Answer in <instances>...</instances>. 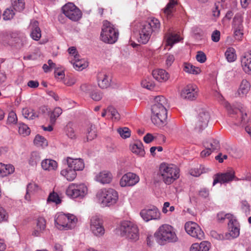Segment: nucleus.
<instances>
[{
  "mask_svg": "<svg viewBox=\"0 0 251 251\" xmlns=\"http://www.w3.org/2000/svg\"><path fill=\"white\" fill-rule=\"evenodd\" d=\"M168 101L163 96H158L154 99V104L151 107V120L158 126H162L167 122Z\"/></svg>",
  "mask_w": 251,
  "mask_h": 251,
  "instance_id": "nucleus-1",
  "label": "nucleus"
},
{
  "mask_svg": "<svg viewBox=\"0 0 251 251\" xmlns=\"http://www.w3.org/2000/svg\"><path fill=\"white\" fill-rule=\"evenodd\" d=\"M160 27L159 21L154 18L149 19L147 22L143 23L139 30V42L142 44H146L149 41L153 32L159 31Z\"/></svg>",
  "mask_w": 251,
  "mask_h": 251,
  "instance_id": "nucleus-2",
  "label": "nucleus"
},
{
  "mask_svg": "<svg viewBox=\"0 0 251 251\" xmlns=\"http://www.w3.org/2000/svg\"><path fill=\"white\" fill-rule=\"evenodd\" d=\"M159 174L163 182L166 185L172 184L179 177V169L175 165L162 163Z\"/></svg>",
  "mask_w": 251,
  "mask_h": 251,
  "instance_id": "nucleus-3",
  "label": "nucleus"
},
{
  "mask_svg": "<svg viewBox=\"0 0 251 251\" xmlns=\"http://www.w3.org/2000/svg\"><path fill=\"white\" fill-rule=\"evenodd\" d=\"M154 237L161 243H175L178 241L175 228L168 224L160 226L155 232Z\"/></svg>",
  "mask_w": 251,
  "mask_h": 251,
  "instance_id": "nucleus-4",
  "label": "nucleus"
},
{
  "mask_svg": "<svg viewBox=\"0 0 251 251\" xmlns=\"http://www.w3.org/2000/svg\"><path fill=\"white\" fill-rule=\"evenodd\" d=\"M225 106L228 114L234 119L235 125L246 124L249 122L250 116L244 109L233 107L227 102H225Z\"/></svg>",
  "mask_w": 251,
  "mask_h": 251,
  "instance_id": "nucleus-5",
  "label": "nucleus"
},
{
  "mask_svg": "<svg viewBox=\"0 0 251 251\" xmlns=\"http://www.w3.org/2000/svg\"><path fill=\"white\" fill-rule=\"evenodd\" d=\"M77 222L76 216L73 214H58L55 220L56 226L60 230H68L74 228Z\"/></svg>",
  "mask_w": 251,
  "mask_h": 251,
  "instance_id": "nucleus-6",
  "label": "nucleus"
},
{
  "mask_svg": "<svg viewBox=\"0 0 251 251\" xmlns=\"http://www.w3.org/2000/svg\"><path fill=\"white\" fill-rule=\"evenodd\" d=\"M118 35L113 25L107 21L103 22L100 33V39L103 42L113 44L117 40Z\"/></svg>",
  "mask_w": 251,
  "mask_h": 251,
  "instance_id": "nucleus-7",
  "label": "nucleus"
},
{
  "mask_svg": "<svg viewBox=\"0 0 251 251\" xmlns=\"http://www.w3.org/2000/svg\"><path fill=\"white\" fill-rule=\"evenodd\" d=\"M97 198L103 206H109L116 203L118 199L117 192L113 189H102L97 194Z\"/></svg>",
  "mask_w": 251,
  "mask_h": 251,
  "instance_id": "nucleus-8",
  "label": "nucleus"
},
{
  "mask_svg": "<svg viewBox=\"0 0 251 251\" xmlns=\"http://www.w3.org/2000/svg\"><path fill=\"white\" fill-rule=\"evenodd\" d=\"M121 234L123 236L132 240L136 241L139 237L138 229L136 225L130 221H124L122 223Z\"/></svg>",
  "mask_w": 251,
  "mask_h": 251,
  "instance_id": "nucleus-9",
  "label": "nucleus"
},
{
  "mask_svg": "<svg viewBox=\"0 0 251 251\" xmlns=\"http://www.w3.org/2000/svg\"><path fill=\"white\" fill-rule=\"evenodd\" d=\"M87 187L85 184L72 183L66 189V194L68 196L73 199L82 198L87 194Z\"/></svg>",
  "mask_w": 251,
  "mask_h": 251,
  "instance_id": "nucleus-10",
  "label": "nucleus"
},
{
  "mask_svg": "<svg viewBox=\"0 0 251 251\" xmlns=\"http://www.w3.org/2000/svg\"><path fill=\"white\" fill-rule=\"evenodd\" d=\"M62 10L63 14L73 21H78L82 16L81 11L73 3H68L64 5Z\"/></svg>",
  "mask_w": 251,
  "mask_h": 251,
  "instance_id": "nucleus-11",
  "label": "nucleus"
},
{
  "mask_svg": "<svg viewBox=\"0 0 251 251\" xmlns=\"http://www.w3.org/2000/svg\"><path fill=\"white\" fill-rule=\"evenodd\" d=\"M233 180H238L239 179L235 176V171L232 169H230L225 173L215 175L213 185H215L217 183H229Z\"/></svg>",
  "mask_w": 251,
  "mask_h": 251,
  "instance_id": "nucleus-12",
  "label": "nucleus"
},
{
  "mask_svg": "<svg viewBox=\"0 0 251 251\" xmlns=\"http://www.w3.org/2000/svg\"><path fill=\"white\" fill-rule=\"evenodd\" d=\"M184 227L186 232L192 237L199 240H202L204 238V232L196 223L186 222Z\"/></svg>",
  "mask_w": 251,
  "mask_h": 251,
  "instance_id": "nucleus-13",
  "label": "nucleus"
},
{
  "mask_svg": "<svg viewBox=\"0 0 251 251\" xmlns=\"http://www.w3.org/2000/svg\"><path fill=\"white\" fill-rule=\"evenodd\" d=\"M210 118L209 112L205 108L199 109V113L195 121V127L201 130L207 127Z\"/></svg>",
  "mask_w": 251,
  "mask_h": 251,
  "instance_id": "nucleus-14",
  "label": "nucleus"
},
{
  "mask_svg": "<svg viewBox=\"0 0 251 251\" xmlns=\"http://www.w3.org/2000/svg\"><path fill=\"white\" fill-rule=\"evenodd\" d=\"M90 229L92 233L97 236H101L105 233L102 219L98 216H93L90 220Z\"/></svg>",
  "mask_w": 251,
  "mask_h": 251,
  "instance_id": "nucleus-15",
  "label": "nucleus"
},
{
  "mask_svg": "<svg viewBox=\"0 0 251 251\" xmlns=\"http://www.w3.org/2000/svg\"><path fill=\"white\" fill-rule=\"evenodd\" d=\"M199 89L194 84H190L186 86L181 91L180 96L183 99L193 100L198 96Z\"/></svg>",
  "mask_w": 251,
  "mask_h": 251,
  "instance_id": "nucleus-16",
  "label": "nucleus"
},
{
  "mask_svg": "<svg viewBox=\"0 0 251 251\" xmlns=\"http://www.w3.org/2000/svg\"><path fill=\"white\" fill-rule=\"evenodd\" d=\"M140 214L145 221L148 222L159 219L160 213L156 207L153 206L151 208L142 209Z\"/></svg>",
  "mask_w": 251,
  "mask_h": 251,
  "instance_id": "nucleus-17",
  "label": "nucleus"
},
{
  "mask_svg": "<svg viewBox=\"0 0 251 251\" xmlns=\"http://www.w3.org/2000/svg\"><path fill=\"white\" fill-rule=\"evenodd\" d=\"M139 181V177L135 174L128 173L122 176L120 184L122 187L132 186L135 185Z\"/></svg>",
  "mask_w": 251,
  "mask_h": 251,
  "instance_id": "nucleus-18",
  "label": "nucleus"
},
{
  "mask_svg": "<svg viewBox=\"0 0 251 251\" xmlns=\"http://www.w3.org/2000/svg\"><path fill=\"white\" fill-rule=\"evenodd\" d=\"M46 221L43 217H39L34 221L32 235L35 237L40 236L45 230Z\"/></svg>",
  "mask_w": 251,
  "mask_h": 251,
  "instance_id": "nucleus-19",
  "label": "nucleus"
},
{
  "mask_svg": "<svg viewBox=\"0 0 251 251\" xmlns=\"http://www.w3.org/2000/svg\"><path fill=\"white\" fill-rule=\"evenodd\" d=\"M233 219L228 223V233L226 234V237L228 239L236 238L239 235V223L236 217Z\"/></svg>",
  "mask_w": 251,
  "mask_h": 251,
  "instance_id": "nucleus-20",
  "label": "nucleus"
},
{
  "mask_svg": "<svg viewBox=\"0 0 251 251\" xmlns=\"http://www.w3.org/2000/svg\"><path fill=\"white\" fill-rule=\"evenodd\" d=\"M68 167L72 168L75 172L81 171L84 168L83 160L81 158H73L67 157L66 159Z\"/></svg>",
  "mask_w": 251,
  "mask_h": 251,
  "instance_id": "nucleus-21",
  "label": "nucleus"
},
{
  "mask_svg": "<svg viewBox=\"0 0 251 251\" xmlns=\"http://www.w3.org/2000/svg\"><path fill=\"white\" fill-rule=\"evenodd\" d=\"M241 64L243 71L251 75V51L245 52L241 57Z\"/></svg>",
  "mask_w": 251,
  "mask_h": 251,
  "instance_id": "nucleus-22",
  "label": "nucleus"
},
{
  "mask_svg": "<svg viewBox=\"0 0 251 251\" xmlns=\"http://www.w3.org/2000/svg\"><path fill=\"white\" fill-rule=\"evenodd\" d=\"M97 79L99 86L101 89H105L110 85L111 79L110 76L104 72L98 73Z\"/></svg>",
  "mask_w": 251,
  "mask_h": 251,
  "instance_id": "nucleus-23",
  "label": "nucleus"
},
{
  "mask_svg": "<svg viewBox=\"0 0 251 251\" xmlns=\"http://www.w3.org/2000/svg\"><path fill=\"white\" fill-rule=\"evenodd\" d=\"M251 88V84L247 79H243L235 93L236 97L243 98L247 96Z\"/></svg>",
  "mask_w": 251,
  "mask_h": 251,
  "instance_id": "nucleus-24",
  "label": "nucleus"
},
{
  "mask_svg": "<svg viewBox=\"0 0 251 251\" xmlns=\"http://www.w3.org/2000/svg\"><path fill=\"white\" fill-rule=\"evenodd\" d=\"M29 28L31 30L30 36L36 41H38L41 37V30L39 27V23L36 20L31 21Z\"/></svg>",
  "mask_w": 251,
  "mask_h": 251,
  "instance_id": "nucleus-25",
  "label": "nucleus"
},
{
  "mask_svg": "<svg viewBox=\"0 0 251 251\" xmlns=\"http://www.w3.org/2000/svg\"><path fill=\"white\" fill-rule=\"evenodd\" d=\"M112 179L111 173L108 171H103L98 174L95 177L96 181L102 183H110Z\"/></svg>",
  "mask_w": 251,
  "mask_h": 251,
  "instance_id": "nucleus-26",
  "label": "nucleus"
},
{
  "mask_svg": "<svg viewBox=\"0 0 251 251\" xmlns=\"http://www.w3.org/2000/svg\"><path fill=\"white\" fill-rule=\"evenodd\" d=\"M153 77L159 82L166 81L170 77V75L165 70L156 69L152 72Z\"/></svg>",
  "mask_w": 251,
  "mask_h": 251,
  "instance_id": "nucleus-27",
  "label": "nucleus"
},
{
  "mask_svg": "<svg viewBox=\"0 0 251 251\" xmlns=\"http://www.w3.org/2000/svg\"><path fill=\"white\" fill-rule=\"evenodd\" d=\"M177 4V0H170L169 3L163 9L164 14L167 18H170L173 16V13L176 11Z\"/></svg>",
  "mask_w": 251,
  "mask_h": 251,
  "instance_id": "nucleus-28",
  "label": "nucleus"
},
{
  "mask_svg": "<svg viewBox=\"0 0 251 251\" xmlns=\"http://www.w3.org/2000/svg\"><path fill=\"white\" fill-rule=\"evenodd\" d=\"M165 38L166 40V45L171 47L173 46L174 44L179 42L181 39L179 35L178 34L172 33L170 29L165 34Z\"/></svg>",
  "mask_w": 251,
  "mask_h": 251,
  "instance_id": "nucleus-29",
  "label": "nucleus"
},
{
  "mask_svg": "<svg viewBox=\"0 0 251 251\" xmlns=\"http://www.w3.org/2000/svg\"><path fill=\"white\" fill-rule=\"evenodd\" d=\"M42 168L49 171L55 170L57 168V163L54 160L46 159L41 162Z\"/></svg>",
  "mask_w": 251,
  "mask_h": 251,
  "instance_id": "nucleus-30",
  "label": "nucleus"
},
{
  "mask_svg": "<svg viewBox=\"0 0 251 251\" xmlns=\"http://www.w3.org/2000/svg\"><path fill=\"white\" fill-rule=\"evenodd\" d=\"M210 247V243L207 241H203L200 244H193L190 248V251H208Z\"/></svg>",
  "mask_w": 251,
  "mask_h": 251,
  "instance_id": "nucleus-31",
  "label": "nucleus"
},
{
  "mask_svg": "<svg viewBox=\"0 0 251 251\" xmlns=\"http://www.w3.org/2000/svg\"><path fill=\"white\" fill-rule=\"evenodd\" d=\"M74 58L75 60L72 62V63L76 70L80 71L88 66V63L85 60L79 59V55L78 54H76Z\"/></svg>",
  "mask_w": 251,
  "mask_h": 251,
  "instance_id": "nucleus-32",
  "label": "nucleus"
},
{
  "mask_svg": "<svg viewBox=\"0 0 251 251\" xmlns=\"http://www.w3.org/2000/svg\"><path fill=\"white\" fill-rule=\"evenodd\" d=\"M14 167L11 164L0 163V177H4L13 173Z\"/></svg>",
  "mask_w": 251,
  "mask_h": 251,
  "instance_id": "nucleus-33",
  "label": "nucleus"
},
{
  "mask_svg": "<svg viewBox=\"0 0 251 251\" xmlns=\"http://www.w3.org/2000/svg\"><path fill=\"white\" fill-rule=\"evenodd\" d=\"M131 151L133 153L140 156H143L145 153L143 144L140 141L135 142L131 146Z\"/></svg>",
  "mask_w": 251,
  "mask_h": 251,
  "instance_id": "nucleus-34",
  "label": "nucleus"
},
{
  "mask_svg": "<svg viewBox=\"0 0 251 251\" xmlns=\"http://www.w3.org/2000/svg\"><path fill=\"white\" fill-rule=\"evenodd\" d=\"M61 175L69 181L74 180L76 176V172L71 168H68L62 170L60 172Z\"/></svg>",
  "mask_w": 251,
  "mask_h": 251,
  "instance_id": "nucleus-35",
  "label": "nucleus"
},
{
  "mask_svg": "<svg viewBox=\"0 0 251 251\" xmlns=\"http://www.w3.org/2000/svg\"><path fill=\"white\" fill-rule=\"evenodd\" d=\"M203 146L206 149H209L211 151L217 150L219 148V142L214 139H210L203 143Z\"/></svg>",
  "mask_w": 251,
  "mask_h": 251,
  "instance_id": "nucleus-36",
  "label": "nucleus"
},
{
  "mask_svg": "<svg viewBox=\"0 0 251 251\" xmlns=\"http://www.w3.org/2000/svg\"><path fill=\"white\" fill-rule=\"evenodd\" d=\"M183 71L187 73L198 75L201 72L200 68L196 67L190 63L185 62L183 64Z\"/></svg>",
  "mask_w": 251,
  "mask_h": 251,
  "instance_id": "nucleus-37",
  "label": "nucleus"
},
{
  "mask_svg": "<svg viewBox=\"0 0 251 251\" xmlns=\"http://www.w3.org/2000/svg\"><path fill=\"white\" fill-rule=\"evenodd\" d=\"M86 136L87 141H92L97 137V131L95 126L89 124L86 129Z\"/></svg>",
  "mask_w": 251,
  "mask_h": 251,
  "instance_id": "nucleus-38",
  "label": "nucleus"
},
{
  "mask_svg": "<svg viewBox=\"0 0 251 251\" xmlns=\"http://www.w3.org/2000/svg\"><path fill=\"white\" fill-rule=\"evenodd\" d=\"M225 55L229 62H234L236 59L235 50L233 48H228L225 52Z\"/></svg>",
  "mask_w": 251,
  "mask_h": 251,
  "instance_id": "nucleus-39",
  "label": "nucleus"
},
{
  "mask_svg": "<svg viewBox=\"0 0 251 251\" xmlns=\"http://www.w3.org/2000/svg\"><path fill=\"white\" fill-rule=\"evenodd\" d=\"M62 113V110L59 107H55L50 114V120L51 123L54 124L56 120Z\"/></svg>",
  "mask_w": 251,
  "mask_h": 251,
  "instance_id": "nucleus-40",
  "label": "nucleus"
},
{
  "mask_svg": "<svg viewBox=\"0 0 251 251\" xmlns=\"http://www.w3.org/2000/svg\"><path fill=\"white\" fill-rule=\"evenodd\" d=\"M22 114L25 118L27 119H33L35 117H38V115L34 112L33 109L28 108L23 109Z\"/></svg>",
  "mask_w": 251,
  "mask_h": 251,
  "instance_id": "nucleus-41",
  "label": "nucleus"
},
{
  "mask_svg": "<svg viewBox=\"0 0 251 251\" xmlns=\"http://www.w3.org/2000/svg\"><path fill=\"white\" fill-rule=\"evenodd\" d=\"M11 2L13 8L15 10L21 11L25 8L24 0H11Z\"/></svg>",
  "mask_w": 251,
  "mask_h": 251,
  "instance_id": "nucleus-42",
  "label": "nucleus"
},
{
  "mask_svg": "<svg viewBox=\"0 0 251 251\" xmlns=\"http://www.w3.org/2000/svg\"><path fill=\"white\" fill-rule=\"evenodd\" d=\"M18 132L23 136L28 135L30 133V129L28 126L24 123H19L18 125Z\"/></svg>",
  "mask_w": 251,
  "mask_h": 251,
  "instance_id": "nucleus-43",
  "label": "nucleus"
},
{
  "mask_svg": "<svg viewBox=\"0 0 251 251\" xmlns=\"http://www.w3.org/2000/svg\"><path fill=\"white\" fill-rule=\"evenodd\" d=\"M242 22V19L240 16H235L233 21L234 30H238V29H240L243 31Z\"/></svg>",
  "mask_w": 251,
  "mask_h": 251,
  "instance_id": "nucleus-44",
  "label": "nucleus"
},
{
  "mask_svg": "<svg viewBox=\"0 0 251 251\" xmlns=\"http://www.w3.org/2000/svg\"><path fill=\"white\" fill-rule=\"evenodd\" d=\"M217 217L218 221L223 222L226 219H227L228 222L232 221V220H234L233 218L235 217L230 213L225 214L223 212H220L217 214Z\"/></svg>",
  "mask_w": 251,
  "mask_h": 251,
  "instance_id": "nucleus-45",
  "label": "nucleus"
},
{
  "mask_svg": "<svg viewBox=\"0 0 251 251\" xmlns=\"http://www.w3.org/2000/svg\"><path fill=\"white\" fill-rule=\"evenodd\" d=\"M47 201L48 202H52L55 203L56 204H58L61 202V200L57 193L53 192L50 194L47 199Z\"/></svg>",
  "mask_w": 251,
  "mask_h": 251,
  "instance_id": "nucleus-46",
  "label": "nucleus"
},
{
  "mask_svg": "<svg viewBox=\"0 0 251 251\" xmlns=\"http://www.w3.org/2000/svg\"><path fill=\"white\" fill-rule=\"evenodd\" d=\"M141 85L144 88L149 90L152 89L155 86L154 82L149 78H146L143 79L141 81Z\"/></svg>",
  "mask_w": 251,
  "mask_h": 251,
  "instance_id": "nucleus-47",
  "label": "nucleus"
},
{
  "mask_svg": "<svg viewBox=\"0 0 251 251\" xmlns=\"http://www.w3.org/2000/svg\"><path fill=\"white\" fill-rule=\"evenodd\" d=\"M18 122V118L16 114L13 112L11 111L8 116L7 120V125H16Z\"/></svg>",
  "mask_w": 251,
  "mask_h": 251,
  "instance_id": "nucleus-48",
  "label": "nucleus"
},
{
  "mask_svg": "<svg viewBox=\"0 0 251 251\" xmlns=\"http://www.w3.org/2000/svg\"><path fill=\"white\" fill-rule=\"evenodd\" d=\"M15 15L13 8L10 7L5 9L3 12L2 16L4 20H10L12 19Z\"/></svg>",
  "mask_w": 251,
  "mask_h": 251,
  "instance_id": "nucleus-49",
  "label": "nucleus"
},
{
  "mask_svg": "<svg viewBox=\"0 0 251 251\" xmlns=\"http://www.w3.org/2000/svg\"><path fill=\"white\" fill-rule=\"evenodd\" d=\"M34 143L38 146L44 147L47 146V140L44 138V137L39 135H37L35 136L34 140Z\"/></svg>",
  "mask_w": 251,
  "mask_h": 251,
  "instance_id": "nucleus-50",
  "label": "nucleus"
},
{
  "mask_svg": "<svg viewBox=\"0 0 251 251\" xmlns=\"http://www.w3.org/2000/svg\"><path fill=\"white\" fill-rule=\"evenodd\" d=\"M108 112L111 115V118L115 121H118L120 119V116L117 110L113 106H110L107 107Z\"/></svg>",
  "mask_w": 251,
  "mask_h": 251,
  "instance_id": "nucleus-51",
  "label": "nucleus"
},
{
  "mask_svg": "<svg viewBox=\"0 0 251 251\" xmlns=\"http://www.w3.org/2000/svg\"><path fill=\"white\" fill-rule=\"evenodd\" d=\"M118 132L123 138H127L130 136V130L127 127H121L117 130Z\"/></svg>",
  "mask_w": 251,
  "mask_h": 251,
  "instance_id": "nucleus-52",
  "label": "nucleus"
},
{
  "mask_svg": "<svg viewBox=\"0 0 251 251\" xmlns=\"http://www.w3.org/2000/svg\"><path fill=\"white\" fill-rule=\"evenodd\" d=\"M40 157L39 153L33 151L31 153L30 159L29 160V164L33 166L36 165L39 161Z\"/></svg>",
  "mask_w": 251,
  "mask_h": 251,
  "instance_id": "nucleus-53",
  "label": "nucleus"
},
{
  "mask_svg": "<svg viewBox=\"0 0 251 251\" xmlns=\"http://www.w3.org/2000/svg\"><path fill=\"white\" fill-rule=\"evenodd\" d=\"M8 219V213L3 207L0 205V223L7 221Z\"/></svg>",
  "mask_w": 251,
  "mask_h": 251,
  "instance_id": "nucleus-54",
  "label": "nucleus"
},
{
  "mask_svg": "<svg viewBox=\"0 0 251 251\" xmlns=\"http://www.w3.org/2000/svg\"><path fill=\"white\" fill-rule=\"evenodd\" d=\"M196 59L198 62L201 63H204L206 60V55L202 51H198Z\"/></svg>",
  "mask_w": 251,
  "mask_h": 251,
  "instance_id": "nucleus-55",
  "label": "nucleus"
},
{
  "mask_svg": "<svg viewBox=\"0 0 251 251\" xmlns=\"http://www.w3.org/2000/svg\"><path fill=\"white\" fill-rule=\"evenodd\" d=\"M38 189V186L36 184L30 183L27 186L26 191L27 193H32L36 191Z\"/></svg>",
  "mask_w": 251,
  "mask_h": 251,
  "instance_id": "nucleus-56",
  "label": "nucleus"
},
{
  "mask_svg": "<svg viewBox=\"0 0 251 251\" xmlns=\"http://www.w3.org/2000/svg\"><path fill=\"white\" fill-rule=\"evenodd\" d=\"M211 38L213 41L218 42L220 38V32L217 30H215L212 34Z\"/></svg>",
  "mask_w": 251,
  "mask_h": 251,
  "instance_id": "nucleus-57",
  "label": "nucleus"
},
{
  "mask_svg": "<svg viewBox=\"0 0 251 251\" xmlns=\"http://www.w3.org/2000/svg\"><path fill=\"white\" fill-rule=\"evenodd\" d=\"M243 31L238 29V30H234V37L236 40L241 41L243 37Z\"/></svg>",
  "mask_w": 251,
  "mask_h": 251,
  "instance_id": "nucleus-58",
  "label": "nucleus"
},
{
  "mask_svg": "<svg viewBox=\"0 0 251 251\" xmlns=\"http://www.w3.org/2000/svg\"><path fill=\"white\" fill-rule=\"evenodd\" d=\"M66 133L68 137L71 139L75 138V134L74 129L71 127H67Z\"/></svg>",
  "mask_w": 251,
  "mask_h": 251,
  "instance_id": "nucleus-59",
  "label": "nucleus"
},
{
  "mask_svg": "<svg viewBox=\"0 0 251 251\" xmlns=\"http://www.w3.org/2000/svg\"><path fill=\"white\" fill-rule=\"evenodd\" d=\"M199 195L201 197L206 198L209 196V191L206 188H201L199 192Z\"/></svg>",
  "mask_w": 251,
  "mask_h": 251,
  "instance_id": "nucleus-60",
  "label": "nucleus"
},
{
  "mask_svg": "<svg viewBox=\"0 0 251 251\" xmlns=\"http://www.w3.org/2000/svg\"><path fill=\"white\" fill-rule=\"evenodd\" d=\"M175 61V57L173 55L169 54L167 55L166 60V65L168 67H170Z\"/></svg>",
  "mask_w": 251,
  "mask_h": 251,
  "instance_id": "nucleus-61",
  "label": "nucleus"
},
{
  "mask_svg": "<svg viewBox=\"0 0 251 251\" xmlns=\"http://www.w3.org/2000/svg\"><path fill=\"white\" fill-rule=\"evenodd\" d=\"M91 98L96 101H99L102 98L101 94L97 92H94L91 95Z\"/></svg>",
  "mask_w": 251,
  "mask_h": 251,
  "instance_id": "nucleus-62",
  "label": "nucleus"
},
{
  "mask_svg": "<svg viewBox=\"0 0 251 251\" xmlns=\"http://www.w3.org/2000/svg\"><path fill=\"white\" fill-rule=\"evenodd\" d=\"M202 173V171L199 169H193L189 171V174L194 176H199Z\"/></svg>",
  "mask_w": 251,
  "mask_h": 251,
  "instance_id": "nucleus-63",
  "label": "nucleus"
},
{
  "mask_svg": "<svg viewBox=\"0 0 251 251\" xmlns=\"http://www.w3.org/2000/svg\"><path fill=\"white\" fill-rule=\"evenodd\" d=\"M153 140V137L150 133L147 134L144 137V141L146 143H150Z\"/></svg>",
  "mask_w": 251,
  "mask_h": 251,
  "instance_id": "nucleus-64",
  "label": "nucleus"
}]
</instances>
